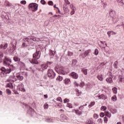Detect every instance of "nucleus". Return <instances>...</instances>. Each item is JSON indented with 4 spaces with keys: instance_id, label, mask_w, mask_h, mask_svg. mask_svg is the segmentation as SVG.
I'll return each mask as SVG.
<instances>
[{
    "instance_id": "obj_38",
    "label": "nucleus",
    "mask_w": 124,
    "mask_h": 124,
    "mask_svg": "<svg viewBox=\"0 0 124 124\" xmlns=\"http://www.w3.org/2000/svg\"><path fill=\"white\" fill-rule=\"evenodd\" d=\"M101 44H102V45H103V46H102V48H105V47H106V46H107V44H106V43L105 42H101Z\"/></svg>"
},
{
    "instance_id": "obj_42",
    "label": "nucleus",
    "mask_w": 124,
    "mask_h": 124,
    "mask_svg": "<svg viewBox=\"0 0 124 124\" xmlns=\"http://www.w3.org/2000/svg\"><path fill=\"white\" fill-rule=\"evenodd\" d=\"M102 119L101 118H99L97 120V123L98 124H102Z\"/></svg>"
},
{
    "instance_id": "obj_10",
    "label": "nucleus",
    "mask_w": 124,
    "mask_h": 124,
    "mask_svg": "<svg viewBox=\"0 0 124 124\" xmlns=\"http://www.w3.org/2000/svg\"><path fill=\"white\" fill-rule=\"evenodd\" d=\"M17 90L20 91V92H26V89H25V87H24V84H23V83H20L17 85Z\"/></svg>"
},
{
    "instance_id": "obj_20",
    "label": "nucleus",
    "mask_w": 124,
    "mask_h": 124,
    "mask_svg": "<svg viewBox=\"0 0 124 124\" xmlns=\"http://www.w3.org/2000/svg\"><path fill=\"white\" fill-rule=\"evenodd\" d=\"M4 5H5V6H7V7H11V6H12V4L8 2V1H6L5 2Z\"/></svg>"
},
{
    "instance_id": "obj_34",
    "label": "nucleus",
    "mask_w": 124,
    "mask_h": 124,
    "mask_svg": "<svg viewBox=\"0 0 124 124\" xmlns=\"http://www.w3.org/2000/svg\"><path fill=\"white\" fill-rule=\"evenodd\" d=\"M62 77H61V76H58L57 78H56V80L57 81H59V82H61V81H62Z\"/></svg>"
},
{
    "instance_id": "obj_49",
    "label": "nucleus",
    "mask_w": 124,
    "mask_h": 124,
    "mask_svg": "<svg viewBox=\"0 0 124 124\" xmlns=\"http://www.w3.org/2000/svg\"><path fill=\"white\" fill-rule=\"evenodd\" d=\"M107 122H108V119L107 118V117H105L104 118V123L107 124Z\"/></svg>"
},
{
    "instance_id": "obj_12",
    "label": "nucleus",
    "mask_w": 124,
    "mask_h": 124,
    "mask_svg": "<svg viewBox=\"0 0 124 124\" xmlns=\"http://www.w3.org/2000/svg\"><path fill=\"white\" fill-rule=\"evenodd\" d=\"M7 82H15L16 81V77H15V76L13 75V76H11L8 79H7Z\"/></svg>"
},
{
    "instance_id": "obj_37",
    "label": "nucleus",
    "mask_w": 124,
    "mask_h": 124,
    "mask_svg": "<svg viewBox=\"0 0 124 124\" xmlns=\"http://www.w3.org/2000/svg\"><path fill=\"white\" fill-rule=\"evenodd\" d=\"M63 11L64 13H68L69 12V9L68 7L63 8Z\"/></svg>"
},
{
    "instance_id": "obj_5",
    "label": "nucleus",
    "mask_w": 124,
    "mask_h": 124,
    "mask_svg": "<svg viewBox=\"0 0 124 124\" xmlns=\"http://www.w3.org/2000/svg\"><path fill=\"white\" fill-rule=\"evenodd\" d=\"M29 8L31 11L35 12V11H37V10L38 9V4L35 3H30L29 5Z\"/></svg>"
},
{
    "instance_id": "obj_39",
    "label": "nucleus",
    "mask_w": 124,
    "mask_h": 124,
    "mask_svg": "<svg viewBox=\"0 0 124 124\" xmlns=\"http://www.w3.org/2000/svg\"><path fill=\"white\" fill-rule=\"evenodd\" d=\"M98 49L97 48L95 49L93 54L95 55V56H97L98 55Z\"/></svg>"
},
{
    "instance_id": "obj_2",
    "label": "nucleus",
    "mask_w": 124,
    "mask_h": 124,
    "mask_svg": "<svg viewBox=\"0 0 124 124\" xmlns=\"http://www.w3.org/2000/svg\"><path fill=\"white\" fill-rule=\"evenodd\" d=\"M15 67L13 66V65L10 66L9 69H5L4 68H0V72L1 77H6L7 74H9L11 72V70H14Z\"/></svg>"
},
{
    "instance_id": "obj_41",
    "label": "nucleus",
    "mask_w": 124,
    "mask_h": 124,
    "mask_svg": "<svg viewBox=\"0 0 124 124\" xmlns=\"http://www.w3.org/2000/svg\"><path fill=\"white\" fill-rule=\"evenodd\" d=\"M107 109V107L106 106H103L101 107V110L102 111H105Z\"/></svg>"
},
{
    "instance_id": "obj_13",
    "label": "nucleus",
    "mask_w": 124,
    "mask_h": 124,
    "mask_svg": "<svg viewBox=\"0 0 124 124\" xmlns=\"http://www.w3.org/2000/svg\"><path fill=\"white\" fill-rule=\"evenodd\" d=\"M113 67L116 68L117 70H121V67L119 65L118 61H116L113 63Z\"/></svg>"
},
{
    "instance_id": "obj_15",
    "label": "nucleus",
    "mask_w": 124,
    "mask_h": 124,
    "mask_svg": "<svg viewBox=\"0 0 124 124\" xmlns=\"http://www.w3.org/2000/svg\"><path fill=\"white\" fill-rule=\"evenodd\" d=\"M107 34L108 37H111V35H115V34H117V32L114 31H108L107 32Z\"/></svg>"
},
{
    "instance_id": "obj_46",
    "label": "nucleus",
    "mask_w": 124,
    "mask_h": 124,
    "mask_svg": "<svg viewBox=\"0 0 124 124\" xmlns=\"http://www.w3.org/2000/svg\"><path fill=\"white\" fill-rule=\"evenodd\" d=\"M14 60L15 62H19V61H20V59H19L17 57H15L14 58Z\"/></svg>"
},
{
    "instance_id": "obj_6",
    "label": "nucleus",
    "mask_w": 124,
    "mask_h": 124,
    "mask_svg": "<svg viewBox=\"0 0 124 124\" xmlns=\"http://www.w3.org/2000/svg\"><path fill=\"white\" fill-rule=\"evenodd\" d=\"M56 71L59 73V74H61L62 75H65L67 74V72L65 71V69L62 67H60L59 68H55Z\"/></svg>"
},
{
    "instance_id": "obj_3",
    "label": "nucleus",
    "mask_w": 124,
    "mask_h": 124,
    "mask_svg": "<svg viewBox=\"0 0 124 124\" xmlns=\"http://www.w3.org/2000/svg\"><path fill=\"white\" fill-rule=\"evenodd\" d=\"M40 55H41V52H40V50H38V48L37 49L36 52H35L33 54V59L32 60L30 59V62L31 63H38V62H37V60L39 59H40Z\"/></svg>"
},
{
    "instance_id": "obj_50",
    "label": "nucleus",
    "mask_w": 124,
    "mask_h": 124,
    "mask_svg": "<svg viewBox=\"0 0 124 124\" xmlns=\"http://www.w3.org/2000/svg\"><path fill=\"white\" fill-rule=\"evenodd\" d=\"M69 102V100L67 98H65L63 100V103H67Z\"/></svg>"
},
{
    "instance_id": "obj_45",
    "label": "nucleus",
    "mask_w": 124,
    "mask_h": 124,
    "mask_svg": "<svg viewBox=\"0 0 124 124\" xmlns=\"http://www.w3.org/2000/svg\"><path fill=\"white\" fill-rule=\"evenodd\" d=\"M82 72L85 74V75H87L88 74V71L86 69H84L82 70Z\"/></svg>"
},
{
    "instance_id": "obj_31",
    "label": "nucleus",
    "mask_w": 124,
    "mask_h": 124,
    "mask_svg": "<svg viewBox=\"0 0 124 124\" xmlns=\"http://www.w3.org/2000/svg\"><path fill=\"white\" fill-rule=\"evenodd\" d=\"M46 122H48V123H53L54 122L53 118H47L46 119Z\"/></svg>"
},
{
    "instance_id": "obj_9",
    "label": "nucleus",
    "mask_w": 124,
    "mask_h": 124,
    "mask_svg": "<svg viewBox=\"0 0 124 124\" xmlns=\"http://www.w3.org/2000/svg\"><path fill=\"white\" fill-rule=\"evenodd\" d=\"M11 62H12L11 59L9 58L5 57L3 61V64L4 65H9Z\"/></svg>"
},
{
    "instance_id": "obj_52",
    "label": "nucleus",
    "mask_w": 124,
    "mask_h": 124,
    "mask_svg": "<svg viewBox=\"0 0 124 124\" xmlns=\"http://www.w3.org/2000/svg\"><path fill=\"white\" fill-rule=\"evenodd\" d=\"M40 2L41 4H43V5L46 4V1H45L44 0H41Z\"/></svg>"
},
{
    "instance_id": "obj_44",
    "label": "nucleus",
    "mask_w": 124,
    "mask_h": 124,
    "mask_svg": "<svg viewBox=\"0 0 124 124\" xmlns=\"http://www.w3.org/2000/svg\"><path fill=\"white\" fill-rule=\"evenodd\" d=\"M6 93L9 94V95H10L11 94V91L9 89H6Z\"/></svg>"
},
{
    "instance_id": "obj_23",
    "label": "nucleus",
    "mask_w": 124,
    "mask_h": 124,
    "mask_svg": "<svg viewBox=\"0 0 124 124\" xmlns=\"http://www.w3.org/2000/svg\"><path fill=\"white\" fill-rule=\"evenodd\" d=\"M97 78L99 81H103V76L102 75H99L97 76Z\"/></svg>"
},
{
    "instance_id": "obj_61",
    "label": "nucleus",
    "mask_w": 124,
    "mask_h": 124,
    "mask_svg": "<svg viewBox=\"0 0 124 124\" xmlns=\"http://www.w3.org/2000/svg\"><path fill=\"white\" fill-rule=\"evenodd\" d=\"M100 117H101V118H103V117H104V113L101 112L100 113Z\"/></svg>"
},
{
    "instance_id": "obj_58",
    "label": "nucleus",
    "mask_w": 124,
    "mask_h": 124,
    "mask_svg": "<svg viewBox=\"0 0 124 124\" xmlns=\"http://www.w3.org/2000/svg\"><path fill=\"white\" fill-rule=\"evenodd\" d=\"M64 1L66 4H70V2L68 0H64Z\"/></svg>"
},
{
    "instance_id": "obj_1",
    "label": "nucleus",
    "mask_w": 124,
    "mask_h": 124,
    "mask_svg": "<svg viewBox=\"0 0 124 124\" xmlns=\"http://www.w3.org/2000/svg\"><path fill=\"white\" fill-rule=\"evenodd\" d=\"M32 37H30L29 38H26L24 39L25 43L22 44V47H27L28 50H31V49H33L35 47V43H33V41H37V42H42L43 40L39 38H31Z\"/></svg>"
},
{
    "instance_id": "obj_25",
    "label": "nucleus",
    "mask_w": 124,
    "mask_h": 124,
    "mask_svg": "<svg viewBox=\"0 0 124 124\" xmlns=\"http://www.w3.org/2000/svg\"><path fill=\"white\" fill-rule=\"evenodd\" d=\"M61 118L63 121H67L68 120V118L64 115H61Z\"/></svg>"
},
{
    "instance_id": "obj_28",
    "label": "nucleus",
    "mask_w": 124,
    "mask_h": 124,
    "mask_svg": "<svg viewBox=\"0 0 124 124\" xmlns=\"http://www.w3.org/2000/svg\"><path fill=\"white\" fill-rule=\"evenodd\" d=\"M56 100L58 101V102H60V103H62V97H58L56 98Z\"/></svg>"
},
{
    "instance_id": "obj_30",
    "label": "nucleus",
    "mask_w": 124,
    "mask_h": 124,
    "mask_svg": "<svg viewBox=\"0 0 124 124\" xmlns=\"http://www.w3.org/2000/svg\"><path fill=\"white\" fill-rule=\"evenodd\" d=\"M116 1L119 3V4L121 6L124 5V1L123 0H116Z\"/></svg>"
},
{
    "instance_id": "obj_64",
    "label": "nucleus",
    "mask_w": 124,
    "mask_h": 124,
    "mask_svg": "<svg viewBox=\"0 0 124 124\" xmlns=\"http://www.w3.org/2000/svg\"><path fill=\"white\" fill-rule=\"evenodd\" d=\"M75 14V11H72V10L71 13H70L71 15H73Z\"/></svg>"
},
{
    "instance_id": "obj_56",
    "label": "nucleus",
    "mask_w": 124,
    "mask_h": 124,
    "mask_svg": "<svg viewBox=\"0 0 124 124\" xmlns=\"http://www.w3.org/2000/svg\"><path fill=\"white\" fill-rule=\"evenodd\" d=\"M71 8L72 11H75L76 10V8L73 5L71 6Z\"/></svg>"
},
{
    "instance_id": "obj_16",
    "label": "nucleus",
    "mask_w": 124,
    "mask_h": 124,
    "mask_svg": "<svg viewBox=\"0 0 124 124\" xmlns=\"http://www.w3.org/2000/svg\"><path fill=\"white\" fill-rule=\"evenodd\" d=\"M99 99H103V100H106L108 97L107 96L102 94L98 96Z\"/></svg>"
},
{
    "instance_id": "obj_62",
    "label": "nucleus",
    "mask_w": 124,
    "mask_h": 124,
    "mask_svg": "<svg viewBox=\"0 0 124 124\" xmlns=\"http://www.w3.org/2000/svg\"><path fill=\"white\" fill-rule=\"evenodd\" d=\"M1 18L3 19H6V17L4 16V14H2L1 16Z\"/></svg>"
},
{
    "instance_id": "obj_8",
    "label": "nucleus",
    "mask_w": 124,
    "mask_h": 124,
    "mask_svg": "<svg viewBox=\"0 0 124 124\" xmlns=\"http://www.w3.org/2000/svg\"><path fill=\"white\" fill-rule=\"evenodd\" d=\"M108 78H107L106 79V82L107 83H109V84H111L113 83V74L111 72H108Z\"/></svg>"
},
{
    "instance_id": "obj_29",
    "label": "nucleus",
    "mask_w": 124,
    "mask_h": 124,
    "mask_svg": "<svg viewBox=\"0 0 124 124\" xmlns=\"http://www.w3.org/2000/svg\"><path fill=\"white\" fill-rule=\"evenodd\" d=\"M90 52H91V50L90 49L86 50L84 52V54H85L84 57H87V56H88Z\"/></svg>"
},
{
    "instance_id": "obj_48",
    "label": "nucleus",
    "mask_w": 124,
    "mask_h": 124,
    "mask_svg": "<svg viewBox=\"0 0 124 124\" xmlns=\"http://www.w3.org/2000/svg\"><path fill=\"white\" fill-rule=\"evenodd\" d=\"M47 3L48 5H51V6L54 5V3H53V1H48Z\"/></svg>"
},
{
    "instance_id": "obj_47",
    "label": "nucleus",
    "mask_w": 124,
    "mask_h": 124,
    "mask_svg": "<svg viewBox=\"0 0 124 124\" xmlns=\"http://www.w3.org/2000/svg\"><path fill=\"white\" fill-rule=\"evenodd\" d=\"M98 117H99V116L98 115V114H96V113H94L93 114V118L94 119H98Z\"/></svg>"
},
{
    "instance_id": "obj_21",
    "label": "nucleus",
    "mask_w": 124,
    "mask_h": 124,
    "mask_svg": "<svg viewBox=\"0 0 124 124\" xmlns=\"http://www.w3.org/2000/svg\"><path fill=\"white\" fill-rule=\"evenodd\" d=\"M105 116H106V117H108V118H109V119H110V118H111V116H112V114L111 113V112L109 111H106Z\"/></svg>"
},
{
    "instance_id": "obj_55",
    "label": "nucleus",
    "mask_w": 124,
    "mask_h": 124,
    "mask_svg": "<svg viewBox=\"0 0 124 124\" xmlns=\"http://www.w3.org/2000/svg\"><path fill=\"white\" fill-rule=\"evenodd\" d=\"M80 87H81V88H83V87H84V86H85V83L83 82H81L80 84H79Z\"/></svg>"
},
{
    "instance_id": "obj_40",
    "label": "nucleus",
    "mask_w": 124,
    "mask_h": 124,
    "mask_svg": "<svg viewBox=\"0 0 124 124\" xmlns=\"http://www.w3.org/2000/svg\"><path fill=\"white\" fill-rule=\"evenodd\" d=\"M50 56H55V52L52 50H49Z\"/></svg>"
},
{
    "instance_id": "obj_53",
    "label": "nucleus",
    "mask_w": 124,
    "mask_h": 124,
    "mask_svg": "<svg viewBox=\"0 0 124 124\" xmlns=\"http://www.w3.org/2000/svg\"><path fill=\"white\" fill-rule=\"evenodd\" d=\"M66 107H68L69 108H72V105L70 103H68L66 105Z\"/></svg>"
},
{
    "instance_id": "obj_7",
    "label": "nucleus",
    "mask_w": 124,
    "mask_h": 124,
    "mask_svg": "<svg viewBox=\"0 0 124 124\" xmlns=\"http://www.w3.org/2000/svg\"><path fill=\"white\" fill-rule=\"evenodd\" d=\"M47 75L50 79H54V78L56 77V73H55L54 71L51 69L48 70Z\"/></svg>"
},
{
    "instance_id": "obj_54",
    "label": "nucleus",
    "mask_w": 124,
    "mask_h": 124,
    "mask_svg": "<svg viewBox=\"0 0 124 124\" xmlns=\"http://www.w3.org/2000/svg\"><path fill=\"white\" fill-rule=\"evenodd\" d=\"M29 112H31V113L32 114L33 113H34V110L33 109H32V108H29Z\"/></svg>"
},
{
    "instance_id": "obj_36",
    "label": "nucleus",
    "mask_w": 124,
    "mask_h": 124,
    "mask_svg": "<svg viewBox=\"0 0 124 124\" xmlns=\"http://www.w3.org/2000/svg\"><path fill=\"white\" fill-rule=\"evenodd\" d=\"M7 87L8 88H10V89H13V85L11 83H9L7 85Z\"/></svg>"
},
{
    "instance_id": "obj_43",
    "label": "nucleus",
    "mask_w": 124,
    "mask_h": 124,
    "mask_svg": "<svg viewBox=\"0 0 124 124\" xmlns=\"http://www.w3.org/2000/svg\"><path fill=\"white\" fill-rule=\"evenodd\" d=\"M74 86L75 87V88H77V87H79V84L77 83V81H74Z\"/></svg>"
},
{
    "instance_id": "obj_51",
    "label": "nucleus",
    "mask_w": 124,
    "mask_h": 124,
    "mask_svg": "<svg viewBox=\"0 0 124 124\" xmlns=\"http://www.w3.org/2000/svg\"><path fill=\"white\" fill-rule=\"evenodd\" d=\"M49 106L48 105V104H45L44 105V109H47L48 108Z\"/></svg>"
},
{
    "instance_id": "obj_32",
    "label": "nucleus",
    "mask_w": 124,
    "mask_h": 124,
    "mask_svg": "<svg viewBox=\"0 0 124 124\" xmlns=\"http://www.w3.org/2000/svg\"><path fill=\"white\" fill-rule=\"evenodd\" d=\"M94 104H95V102H92L91 103H90L88 106L89 108H92V107H93Z\"/></svg>"
},
{
    "instance_id": "obj_14",
    "label": "nucleus",
    "mask_w": 124,
    "mask_h": 124,
    "mask_svg": "<svg viewBox=\"0 0 124 124\" xmlns=\"http://www.w3.org/2000/svg\"><path fill=\"white\" fill-rule=\"evenodd\" d=\"M71 76H72V78H73V79H78V77H79L78 74L75 72H72L71 74Z\"/></svg>"
},
{
    "instance_id": "obj_24",
    "label": "nucleus",
    "mask_w": 124,
    "mask_h": 124,
    "mask_svg": "<svg viewBox=\"0 0 124 124\" xmlns=\"http://www.w3.org/2000/svg\"><path fill=\"white\" fill-rule=\"evenodd\" d=\"M73 112L76 113L77 115H82V112L79 110H76L75 109H73Z\"/></svg>"
},
{
    "instance_id": "obj_27",
    "label": "nucleus",
    "mask_w": 124,
    "mask_h": 124,
    "mask_svg": "<svg viewBox=\"0 0 124 124\" xmlns=\"http://www.w3.org/2000/svg\"><path fill=\"white\" fill-rule=\"evenodd\" d=\"M86 124H94V123H93V121L91 119H89L86 121Z\"/></svg>"
},
{
    "instance_id": "obj_33",
    "label": "nucleus",
    "mask_w": 124,
    "mask_h": 124,
    "mask_svg": "<svg viewBox=\"0 0 124 124\" xmlns=\"http://www.w3.org/2000/svg\"><path fill=\"white\" fill-rule=\"evenodd\" d=\"M76 63H77V60H73L72 62V66H75V65H76Z\"/></svg>"
},
{
    "instance_id": "obj_59",
    "label": "nucleus",
    "mask_w": 124,
    "mask_h": 124,
    "mask_svg": "<svg viewBox=\"0 0 124 124\" xmlns=\"http://www.w3.org/2000/svg\"><path fill=\"white\" fill-rule=\"evenodd\" d=\"M68 55L69 56V57H71L73 55V53L71 52H68Z\"/></svg>"
},
{
    "instance_id": "obj_63",
    "label": "nucleus",
    "mask_w": 124,
    "mask_h": 124,
    "mask_svg": "<svg viewBox=\"0 0 124 124\" xmlns=\"http://www.w3.org/2000/svg\"><path fill=\"white\" fill-rule=\"evenodd\" d=\"M79 109L82 111V110L84 109V106H80L79 108Z\"/></svg>"
},
{
    "instance_id": "obj_19",
    "label": "nucleus",
    "mask_w": 124,
    "mask_h": 124,
    "mask_svg": "<svg viewBox=\"0 0 124 124\" xmlns=\"http://www.w3.org/2000/svg\"><path fill=\"white\" fill-rule=\"evenodd\" d=\"M16 78L18 79V80H19V81H22L23 79H24V77H23V76H21L19 74H17L16 75Z\"/></svg>"
},
{
    "instance_id": "obj_60",
    "label": "nucleus",
    "mask_w": 124,
    "mask_h": 124,
    "mask_svg": "<svg viewBox=\"0 0 124 124\" xmlns=\"http://www.w3.org/2000/svg\"><path fill=\"white\" fill-rule=\"evenodd\" d=\"M58 107H59V108H62V104H61V103H58Z\"/></svg>"
},
{
    "instance_id": "obj_11",
    "label": "nucleus",
    "mask_w": 124,
    "mask_h": 124,
    "mask_svg": "<svg viewBox=\"0 0 124 124\" xmlns=\"http://www.w3.org/2000/svg\"><path fill=\"white\" fill-rule=\"evenodd\" d=\"M53 63L52 62H47L46 64H43L41 65V68L43 69V70H45V69H47L48 68V65L50 64H52Z\"/></svg>"
},
{
    "instance_id": "obj_4",
    "label": "nucleus",
    "mask_w": 124,
    "mask_h": 124,
    "mask_svg": "<svg viewBox=\"0 0 124 124\" xmlns=\"http://www.w3.org/2000/svg\"><path fill=\"white\" fill-rule=\"evenodd\" d=\"M109 15L111 18H112V20L113 23H117L118 21H119V19H118V16L116 15V12L113 10H110L109 12Z\"/></svg>"
},
{
    "instance_id": "obj_18",
    "label": "nucleus",
    "mask_w": 124,
    "mask_h": 124,
    "mask_svg": "<svg viewBox=\"0 0 124 124\" xmlns=\"http://www.w3.org/2000/svg\"><path fill=\"white\" fill-rule=\"evenodd\" d=\"M63 82L65 85H69L71 83L70 78H65L63 80Z\"/></svg>"
},
{
    "instance_id": "obj_35",
    "label": "nucleus",
    "mask_w": 124,
    "mask_h": 124,
    "mask_svg": "<svg viewBox=\"0 0 124 124\" xmlns=\"http://www.w3.org/2000/svg\"><path fill=\"white\" fill-rule=\"evenodd\" d=\"M2 58H3V53L0 52V62H2Z\"/></svg>"
},
{
    "instance_id": "obj_57",
    "label": "nucleus",
    "mask_w": 124,
    "mask_h": 124,
    "mask_svg": "<svg viewBox=\"0 0 124 124\" xmlns=\"http://www.w3.org/2000/svg\"><path fill=\"white\" fill-rule=\"evenodd\" d=\"M20 3L21 4H26V3H27V2L26 1V0H23L20 1Z\"/></svg>"
},
{
    "instance_id": "obj_26",
    "label": "nucleus",
    "mask_w": 124,
    "mask_h": 124,
    "mask_svg": "<svg viewBox=\"0 0 124 124\" xmlns=\"http://www.w3.org/2000/svg\"><path fill=\"white\" fill-rule=\"evenodd\" d=\"M112 90L113 93H114L115 94H116V93H118V89H117V88L114 87L112 89Z\"/></svg>"
},
{
    "instance_id": "obj_17",
    "label": "nucleus",
    "mask_w": 124,
    "mask_h": 124,
    "mask_svg": "<svg viewBox=\"0 0 124 124\" xmlns=\"http://www.w3.org/2000/svg\"><path fill=\"white\" fill-rule=\"evenodd\" d=\"M8 45L7 44H2L0 45V49H2V50H4L5 49L7 48Z\"/></svg>"
},
{
    "instance_id": "obj_22",
    "label": "nucleus",
    "mask_w": 124,
    "mask_h": 124,
    "mask_svg": "<svg viewBox=\"0 0 124 124\" xmlns=\"http://www.w3.org/2000/svg\"><path fill=\"white\" fill-rule=\"evenodd\" d=\"M117 95H114L111 97V101H112L113 102H116V101H117Z\"/></svg>"
}]
</instances>
